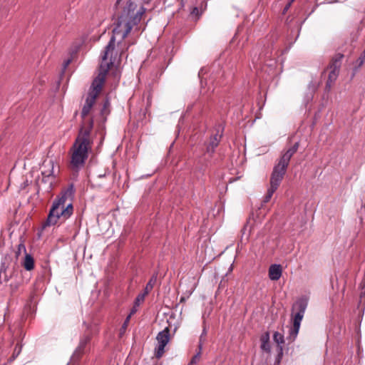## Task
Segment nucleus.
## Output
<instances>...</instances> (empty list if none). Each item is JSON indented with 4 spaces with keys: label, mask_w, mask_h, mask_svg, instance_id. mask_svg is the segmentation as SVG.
I'll return each instance as SVG.
<instances>
[{
    "label": "nucleus",
    "mask_w": 365,
    "mask_h": 365,
    "mask_svg": "<svg viewBox=\"0 0 365 365\" xmlns=\"http://www.w3.org/2000/svg\"><path fill=\"white\" fill-rule=\"evenodd\" d=\"M115 6L118 12V19L113 29V35L101 57L99 73L93 80L82 108L83 125L81 128H88L89 120H93L92 118L86 119V118L91 113L96 98L101 91L108 71L115 62V57H113V54L116 41L119 51V58H120L130 46V43L126 44L125 43L123 45V41L127 37L132 29L139 24L144 13L143 7L137 10V4L133 0H127L126 1L117 0ZM92 122L93 123V121Z\"/></svg>",
    "instance_id": "1"
},
{
    "label": "nucleus",
    "mask_w": 365,
    "mask_h": 365,
    "mask_svg": "<svg viewBox=\"0 0 365 365\" xmlns=\"http://www.w3.org/2000/svg\"><path fill=\"white\" fill-rule=\"evenodd\" d=\"M92 128L93 122L89 120L88 128H81L71 148L70 168L73 171L78 172L81 170L88 157V152L91 150L93 143L91 136Z\"/></svg>",
    "instance_id": "2"
},
{
    "label": "nucleus",
    "mask_w": 365,
    "mask_h": 365,
    "mask_svg": "<svg viewBox=\"0 0 365 365\" xmlns=\"http://www.w3.org/2000/svg\"><path fill=\"white\" fill-rule=\"evenodd\" d=\"M73 195L74 187L71 184L53 202L44 226L54 225L58 220L65 221L72 215L73 207L71 201Z\"/></svg>",
    "instance_id": "3"
},
{
    "label": "nucleus",
    "mask_w": 365,
    "mask_h": 365,
    "mask_svg": "<svg viewBox=\"0 0 365 365\" xmlns=\"http://www.w3.org/2000/svg\"><path fill=\"white\" fill-rule=\"evenodd\" d=\"M298 148L299 143L297 142L291 148L282 153L281 157L278 160V162L274 166L272 172L284 177L289 164L290 159L297 151Z\"/></svg>",
    "instance_id": "4"
},
{
    "label": "nucleus",
    "mask_w": 365,
    "mask_h": 365,
    "mask_svg": "<svg viewBox=\"0 0 365 365\" xmlns=\"http://www.w3.org/2000/svg\"><path fill=\"white\" fill-rule=\"evenodd\" d=\"M343 58V54L336 53L331 58V61L328 66L329 73L326 84V86L329 88L331 87L339 76Z\"/></svg>",
    "instance_id": "5"
},
{
    "label": "nucleus",
    "mask_w": 365,
    "mask_h": 365,
    "mask_svg": "<svg viewBox=\"0 0 365 365\" xmlns=\"http://www.w3.org/2000/svg\"><path fill=\"white\" fill-rule=\"evenodd\" d=\"M156 339L158 344L155 349V356L157 359H160L165 353V347L170 339L169 328L166 327L160 331L156 336Z\"/></svg>",
    "instance_id": "6"
},
{
    "label": "nucleus",
    "mask_w": 365,
    "mask_h": 365,
    "mask_svg": "<svg viewBox=\"0 0 365 365\" xmlns=\"http://www.w3.org/2000/svg\"><path fill=\"white\" fill-rule=\"evenodd\" d=\"M308 299L306 297H301L296 301L292 306V321L301 323L305 311L307 308Z\"/></svg>",
    "instance_id": "7"
},
{
    "label": "nucleus",
    "mask_w": 365,
    "mask_h": 365,
    "mask_svg": "<svg viewBox=\"0 0 365 365\" xmlns=\"http://www.w3.org/2000/svg\"><path fill=\"white\" fill-rule=\"evenodd\" d=\"M60 173V166L53 158H46L41 165V175H53L57 178Z\"/></svg>",
    "instance_id": "8"
},
{
    "label": "nucleus",
    "mask_w": 365,
    "mask_h": 365,
    "mask_svg": "<svg viewBox=\"0 0 365 365\" xmlns=\"http://www.w3.org/2000/svg\"><path fill=\"white\" fill-rule=\"evenodd\" d=\"M283 178H284V177L281 176V175H279L273 172L272 173L271 177H270V186L268 188L267 193L264 197V202H267L270 200L274 192L279 187Z\"/></svg>",
    "instance_id": "9"
},
{
    "label": "nucleus",
    "mask_w": 365,
    "mask_h": 365,
    "mask_svg": "<svg viewBox=\"0 0 365 365\" xmlns=\"http://www.w3.org/2000/svg\"><path fill=\"white\" fill-rule=\"evenodd\" d=\"M56 182V178L53 175H42L39 180V186H42L45 191L50 192Z\"/></svg>",
    "instance_id": "10"
},
{
    "label": "nucleus",
    "mask_w": 365,
    "mask_h": 365,
    "mask_svg": "<svg viewBox=\"0 0 365 365\" xmlns=\"http://www.w3.org/2000/svg\"><path fill=\"white\" fill-rule=\"evenodd\" d=\"M282 273V269L279 264H274L269 268V277L271 280H278L281 277Z\"/></svg>",
    "instance_id": "11"
},
{
    "label": "nucleus",
    "mask_w": 365,
    "mask_h": 365,
    "mask_svg": "<svg viewBox=\"0 0 365 365\" xmlns=\"http://www.w3.org/2000/svg\"><path fill=\"white\" fill-rule=\"evenodd\" d=\"M273 339L275 343L277 344V351L279 352V356L282 355L283 348L282 344L284 343V335L278 331H275L273 334Z\"/></svg>",
    "instance_id": "12"
},
{
    "label": "nucleus",
    "mask_w": 365,
    "mask_h": 365,
    "mask_svg": "<svg viewBox=\"0 0 365 365\" xmlns=\"http://www.w3.org/2000/svg\"><path fill=\"white\" fill-rule=\"evenodd\" d=\"M86 351V345L82 344L80 341L78 347L76 349L73 354L71 356V363L77 361L81 355Z\"/></svg>",
    "instance_id": "13"
},
{
    "label": "nucleus",
    "mask_w": 365,
    "mask_h": 365,
    "mask_svg": "<svg viewBox=\"0 0 365 365\" xmlns=\"http://www.w3.org/2000/svg\"><path fill=\"white\" fill-rule=\"evenodd\" d=\"M292 322H293L292 327H291V329L289 330V336H287V339L290 341H294L295 340V339L297 338L299 331L300 325H301V323L294 322V321H292Z\"/></svg>",
    "instance_id": "14"
},
{
    "label": "nucleus",
    "mask_w": 365,
    "mask_h": 365,
    "mask_svg": "<svg viewBox=\"0 0 365 365\" xmlns=\"http://www.w3.org/2000/svg\"><path fill=\"white\" fill-rule=\"evenodd\" d=\"M22 266L26 271H31L34 268V259L33 257L26 253L24 261L22 262Z\"/></svg>",
    "instance_id": "15"
},
{
    "label": "nucleus",
    "mask_w": 365,
    "mask_h": 365,
    "mask_svg": "<svg viewBox=\"0 0 365 365\" xmlns=\"http://www.w3.org/2000/svg\"><path fill=\"white\" fill-rule=\"evenodd\" d=\"M261 349L265 351H270V346H269V334L268 332L265 333L261 337Z\"/></svg>",
    "instance_id": "16"
},
{
    "label": "nucleus",
    "mask_w": 365,
    "mask_h": 365,
    "mask_svg": "<svg viewBox=\"0 0 365 365\" xmlns=\"http://www.w3.org/2000/svg\"><path fill=\"white\" fill-rule=\"evenodd\" d=\"M202 349V344L200 342L198 344V349H199L198 351L191 359V360H190V363L188 364V365L196 364L197 363H198L200 361V357H201Z\"/></svg>",
    "instance_id": "17"
},
{
    "label": "nucleus",
    "mask_w": 365,
    "mask_h": 365,
    "mask_svg": "<svg viewBox=\"0 0 365 365\" xmlns=\"http://www.w3.org/2000/svg\"><path fill=\"white\" fill-rule=\"evenodd\" d=\"M221 139V135H219L218 133H215L213 135L211 136L210 141L208 143V145L211 147L217 148L219 145V143Z\"/></svg>",
    "instance_id": "18"
},
{
    "label": "nucleus",
    "mask_w": 365,
    "mask_h": 365,
    "mask_svg": "<svg viewBox=\"0 0 365 365\" xmlns=\"http://www.w3.org/2000/svg\"><path fill=\"white\" fill-rule=\"evenodd\" d=\"M156 279H157L156 276H153L151 277V279L149 280V282L146 284L145 292H144L146 294H148V292L153 289L154 284L156 282Z\"/></svg>",
    "instance_id": "19"
},
{
    "label": "nucleus",
    "mask_w": 365,
    "mask_h": 365,
    "mask_svg": "<svg viewBox=\"0 0 365 365\" xmlns=\"http://www.w3.org/2000/svg\"><path fill=\"white\" fill-rule=\"evenodd\" d=\"M147 294L144 292V293H142V294H139L136 299H135V306H139L141 302H143L145 299V297L146 296Z\"/></svg>",
    "instance_id": "20"
},
{
    "label": "nucleus",
    "mask_w": 365,
    "mask_h": 365,
    "mask_svg": "<svg viewBox=\"0 0 365 365\" xmlns=\"http://www.w3.org/2000/svg\"><path fill=\"white\" fill-rule=\"evenodd\" d=\"M21 252H25V254L26 253V247L23 243H20L18 245V249L16 252V257H19Z\"/></svg>",
    "instance_id": "21"
},
{
    "label": "nucleus",
    "mask_w": 365,
    "mask_h": 365,
    "mask_svg": "<svg viewBox=\"0 0 365 365\" xmlns=\"http://www.w3.org/2000/svg\"><path fill=\"white\" fill-rule=\"evenodd\" d=\"M90 340H91V335L89 334H86L81 339L80 341L82 343V344L87 346V344L89 343Z\"/></svg>",
    "instance_id": "22"
},
{
    "label": "nucleus",
    "mask_w": 365,
    "mask_h": 365,
    "mask_svg": "<svg viewBox=\"0 0 365 365\" xmlns=\"http://www.w3.org/2000/svg\"><path fill=\"white\" fill-rule=\"evenodd\" d=\"M215 148L211 147L208 144L206 146V150L205 155H208L210 157H212L213 153H215Z\"/></svg>",
    "instance_id": "23"
},
{
    "label": "nucleus",
    "mask_w": 365,
    "mask_h": 365,
    "mask_svg": "<svg viewBox=\"0 0 365 365\" xmlns=\"http://www.w3.org/2000/svg\"><path fill=\"white\" fill-rule=\"evenodd\" d=\"M21 346L17 345L14 350V353L12 355L13 359L16 358L19 356V354L21 353Z\"/></svg>",
    "instance_id": "24"
},
{
    "label": "nucleus",
    "mask_w": 365,
    "mask_h": 365,
    "mask_svg": "<svg viewBox=\"0 0 365 365\" xmlns=\"http://www.w3.org/2000/svg\"><path fill=\"white\" fill-rule=\"evenodd\" d=\"M190 14L193 16H200V12H199V9L197 7H193Z\"/></svg>",
    "instance_id": "25"
},
{
    "label": "nucleus",
    "mask_w": 365,
    "mask_h": 365,
    "mask_svg": "<svg viewBox=\"0 0 365 365\" xmlns=\"http://www.w3.org/2000/svg\"><path fill=\"white\" fill-rule=\"evenodd\" d=\"M361 297L362 296H365V279L362 282L361 284Z\"/></svg>",
    "instance_id": "26"
},
{
    "label": "nucleus",
    "mask_w": 365,
    "mask_h": 365,
    "mask_svg": "<svg viewBox=\"0 0 365 365\" xmlns=\"http://www.w3.org/2000/svg\"><path fill=\"white\" fill-rule=\"evenodd\" d=\"M1 274H4V280L5 282H8L9 280V277L6 274V269H4L3 272H2V270H1Z\"/></svg>",
    "instance_id": "27"
},
{
    "label": "nucleus",
    "mask_w": 365,
    "mask_h": 365,
    "mask_svg": "<svg viewBox=\"0 0 365 365\" xmlns=\"http://www.w3.org/2000/svg\"><path fill=\"white\" fill-rule=\"evenodd\" d=\"M206 334H207V331H206L205 328H204V329H203V331H202V334L200 335V341H199V343H200V342H201V343L202 344V338H203V336H205V335H206Z\"/></svg>",
    "instance_id": "28"
},
{
    "label": "nucleus",
    "mask_w": 365,
    "mask_h": 365,
    "mask_svg": "<svg viewBox=\"0 0 365 365\" xmlns=\"http://www.w3.org/2000/svg\"><path fill=\"white\" fill-rule=\"evenodd\" d=\"M130 315H129V316L126 318V319L125 320V322H124V323H123V328H126V327H127V325H128V322H129V320H130Z\"/></svg>",
    "instance_id": "29"
},
{
    "label": "nucleus",
    "mask_w": 365,
    "mask_h": 365,
    "mask_svg": "<svg viewBox=\"0 0 365 365\" xmlns=\"http://www.w3.org/2000/svg\"><path fill=\"white\" fill-rule=\"evenodd\" d=\"M292 3H291V1L286 5V6L284 9V13H285L291 6Z\"/></svg>",
    "instance_id": "30"
},
{
    "label": "nucleus",
    "mask_w": 365,
    "mask_h": 365,
    "mask_svg": "<svg viewBox=\"0 0 365 365\" xmlns=\"http://www.w3.org/2000/svg\"><path fill=\"white\" fill-rule=\"evenodd\" d=\"M69 63H70V61H69V60H68V61L66 62V63H65V67H66V66L69 64Z\"/></svg>",
    "instance_id": "31"
},
{
    "label": "nucleus",
    "mask_w": 365,
    "mask_h": 365,
    "mask_svg": "<svg viewBox=\"0 0 365 365\" xmlns=\"http://www.w3.org/2000/svg\"><path fill=\"white\" fill-rule=\"evenodd\" d=\"M135 309H132V311H131V312H130V315L131 316V314H133V313H135Z\"/></svg>",
    "instance_id": "32"
},
{
    "label": "nucleus",
    "mask_w": 365,
    "mask_h": 365,
    "mask_svg": "<svg viewBox=\"0 0 365 365\" xmlns=\"http://www.w3.org/2000/svg\"><path fill=\"white\" fill-rule=\"evenodd\" d=\"M17 288H18V286H17V285H15V286L14 287L13 290H16Z\"/></svg>",
    "instance_id": "33"
},
{
    "label": "nucleus",
    "mask_w": 365,
    "mask_h": 365,
    "mask_svg": "<svg viewBox=\"0 0 365 365\" xmlns=\"http://www.w3.org/2000/svg\"><path fill=\"white\" fill-rule=\"evenodd\" d=\"M1 283V272H0V284Z\"/></svg>",
    "instance_id": "34"
},
{
    "label": "nucleus",
    "mask_w": 365,
    "mask_h": 365,
    "mask_svg": "<svg viewBox=\"0 0 365 365\" xmlns=\"http://www.w3.org/2000/svg\"><path fill=\"white\" fill-rule=\"evenodd\" d=\"M295 0H291V3H293Z\"/></svg>",
    "instance_id": "35"
},
{
    "label": "nucleus",
    "mask_w": 365,
    "mask_h": 365,
    "mask_svg": "<svg viewBox=\"0 0 365 365\" xmlns=\"http://www.w3.org/2000/svg\"><path fill=\"white\" fill-rule=\"evenodd\" d=\"M153 365H160V364H153Z\"/></svg>",
    "instance_id": "36"
}]
</instances>
